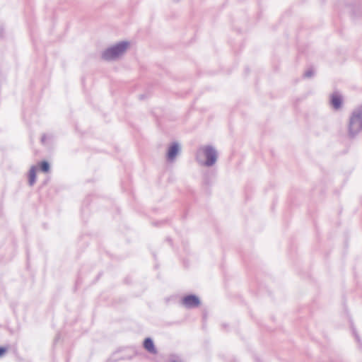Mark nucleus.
Masks as SVG:
<instances>
[{
    "label": "nucleus",
    "instance_id": "2",
    "mask_svg": "<svg viewBox=\"0 0 362 362\" xmlns=\"http://www.w3.org/2000/svg\"><path fill=\"white\" fill-rule=\"evenodd\" d=\"M182 303L187 308H194L199 306L200 302L197 296L190 295L183 298Z\"/></svg>",
    "mask_w": 362,
    "mask_h": 362
},
{
    "label": "nucleus",
    "instance_id": "1",
    "mask_svg": "<svg viewBox=\"0 0 362 362\" xmlns=\"http://www.w3.org/2000/svg\"><path fill=\"white\" fill-rule=\"evenodd\" d=\"M128 47L127 42H120L115 46L107 49L103 54L106 60L115 59L122 54Z\"/></svg>",
    "mask_w": 362,
    "mask_h": 362
},
{
    "label": "nucleus",
    "instance_id": "4",
    "mask_svg": "<svg viewBox=\"0 0 362 362\" xmlns=\"http://www.w3.org/2000/svg\"><path fill=\"white\" fill-rule=\"evenodd\" d=\"M144 347L145 349H146L148 352L152 354H156V350L153 344V341L150 338H146L144 341Z\"/></svg>",
    "mask_w": 362,
    "mask_h": 362
},
{
    "label": "nucleus",
    "instance_id": "8",
    "mask_svg": "<svg viewBox=\"0 0 362 362\" xmlns=\"http://www.w3.org/2000/svg\"><path fill=\"white\" fill-rule=\"evenodd\" d=\"M40 170L44 173H47L49 170V165L47 161H42L40 164Z\"/></svg>",
    "mask_w": 362,
    "mask_h": 362
},
{
    "label": "nucleus",
    "instance_id": "6",
    "mask_svg": "<svg viewBox=\"0 0 362 362\" xmlns=\"http://www.w3.org/2000/svg\"><path fill=\"white\" fill-rule=\"evenodd\" d=\"M331 103H332V105L335 109H339L341 105V99L340 96H339L337 94H333L331 98Z\"/></svg>",
    "mask_w": 362,
    "mask_h": 362
},
{
    "label": "nucleus",
    "instance_id": "11",
    "mask_svg": "<svg viewBox=\"0 0 362 362\" xmlns=\"http://www.w3.org/2000/svg\"><path fill=\"white\" fill-rule=\"evenodd\" d=\"M170 362H178V361H175V360H173V361H171Z\"/></svg>",
    "mask_w": 362,
    "mask_h": 362
},
{
    "label": "nucleus",
    "instance_id": "9",
    "mask_svg": "<svg viewBox=\"0 0 362 362\" xmlns=\"http://www.w3.org/2000/svg\"><path fill=\"white\" fill-rule=\"evenodd\" d=\"M360 119H361L360 115H354L351 119V125L353 126L354 124L359 122Z\"/></svg>",
    "mask_w": 362,
    "mask_h": 362
},
{
    "label": "nucleus",
    "instance_id": "5",
    "mask_svg": "<svg viewBox=\"0 0 362 362\" xmlns=\"http://www.w3.org/2000/svg\"><path fill=\"white\" fill-rule=\"evenodd\" d=\"M179 151V146L177 144H173L168 149V158L169 160H173L176 155L177 154Z\"/></svg>",
    "mask_w": 362,
    "mask_h": 362
},
{
    "label": "nucleus",
    "instance_id": "10",
    "mask_svg": "<svg viewBox=\"0 0 362 362\" xmlns=\"http://www.w3.org/2000/svg\"><path fill=\"white\" fill-rule=\"evenodd\" d=\"M6 352V348L0 347V358L2 357Z\"/></svg>",
    "mask_w": 362,
    "mask_h": 362
},
{
    "label": "nucleus",
    "instance_id": "7",
    "mask_svg": "<svg viewBox=\"0 0 362 362\" xmlns=\"http://www.w3.org/2000/svg\"><path fill=\"white\" fill-rule=\"evenodd\" d=\"M36 180V169L35 167H33L29 172V184L33 185Z\"/></svg>",
    "mask_w": 362,
    "mask_h": 362
},
{
    "label": "nucleus",
    "instance_id": "3",
    "mask_svg": "<svg viewBox=\"0 0 362 362\" xmlns=\"http://www.w3.org/2000/svg\"><path fill=\"white\" fill-rule=\"evenodd\" d=\"M204 153L206 158V165H213L216 159V156L215 151L210 147H206L204 148Z\"/></svg>",
    "mask_w": 362,
    "mask_h": 362
}]
</instances>
